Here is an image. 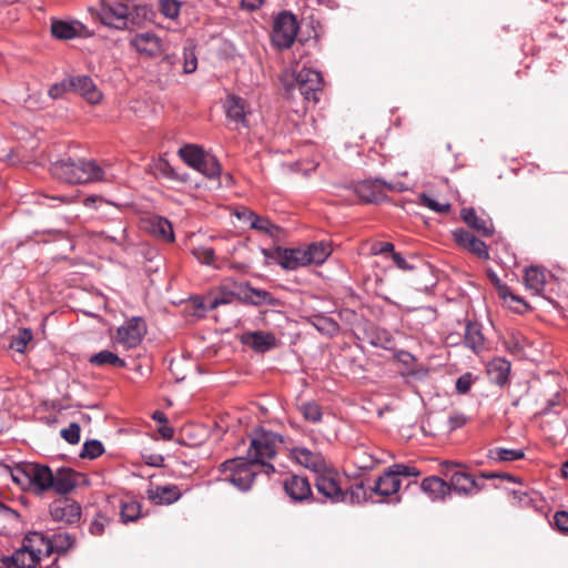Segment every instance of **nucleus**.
Segmentation results:
<instances>
[{
	"label": "nucleus",
	"instance_id": "1",
	"mask_svg": "<svg viewBox=\"0 0 568 568\" xmlns=\"http://www.w3.org/2000/svg\"><path fill=\"white\" fill-rule=\"evenodd\" d=\"M51 173L58 180L69 184H82L108 181L105 171L92 160H60L51 165Z\"/></svg>",
	"mask_w": 568,
	"mask_h": 568
},
{
	"label": "nucleus",
	"instance_id": "2",
	"mask_svg": "<svg viewBox=\"0 0 568 568\" xmlns=\"http://www.w3.org/2000/svg\"><path fill=\"white\" fill-rule=\"evenodd\" d=\"M282 444V436L273 432L260 430L251 439L247 450L250 458L256 466H261L263 470L270 475L274 473V466L268 460L274 458L278 446Z\"/></svg>",
	"mask_w": 568,
	"mask_h": 568
},
{
	"label": "nucleus",
	"instance_id": "3",
	"mask_svg": "<svg viewBox=\"0 0 568 568\" xmlns=\"http://www.w3.org/2000/svg\"><path fill=\"white\" fill-rule=\"evenodd\" d=\"M14 483L22 488H31L37 494H42L53 485V473L47 465L27 463L16 467L11 471Z\"/></svg>",
	"mask_w": 568,
	"mask_h": 568
},
{
	"label": "nucleus",
	"instance_id": "4",
	"mask_svg": "<svg viewBox=\"0 0 568 568\" xmlns=\"http://www.w3.org/2000/svg\"><path fill=\"white\" fill-rule=\"evenodd\" d=\"M257 466L250 459L236 457L227 459L219 466V471L224 476V480L231 483L237 489L246 491L257 475Z\"/></svg>",
	"mask_w": 568,
	"mask_h": 568
},
{
	"label": "nucleus",
	"instance_id": "5",
	"mask_svg": "<svg viewBox=\"0 0 568 568\" xmlns=\"http://www.w3.org/2000/svg\"><path fill=\"white\" fill-rule=\"evenodd\" d=\"M406 186L402 182L387 183L382 180H364L354 186L356 195L366 203H377L384 201L386 191L403 192Z\"/></svg>",
	"mask_w": 568,
	"mask_h": 568
},
{
	"label": "nucleus",
	"instance_id": "6",
	"mask_svg": "<svg viewBox=\"0 0 568 568\" xmlns=\"http://www.w3.org/2000/svg\"><path fill=\"white\" fill-rule=\"evenodd\" d=\"M298 31L296 17L283 11L274 19L272 42L278 49H288L295 41Z\"/></svg>",
	"mask_w": 568,
	"mask_h": 568
},
{
	"label": "nucleus",
	"instance_id": "7",
	"mask_svg": "<svg viewBox=\"0 0 568 568\" xmlns=\"http://www.w3.org/2000/svg\"><path fill=\"white\" fill-rule=\"evenodd\" d=\"M315 488L318 494L333 504L347 500V490L342 487V478L333 469L326 468L316 475Z\"/></svg>",
	"mask_w": 568,
	"mask_h": 568
},
{
	"label": "nucleus",
	"instance_id": "8",
	"mask_svg": "<svg viewBox=\"0 0 568 568\" xmlns=\"http://www.w3.org/2000/svg\"><path fill=\"white\" fill-rule=\"evenodd\" d=\"M262 254L266 260L274 261L285 271H296L308 266V260L303 247L285 248L275 246L273 248H262Z\"/></svg>",
	"mask_w": 568,
	"mask_h": 568
},
{
	"label": "nucleus",
	"instance_id": "9",
	"mask_svg": "<svg viewBox=\"0 0 568 568\" xmlns=\"http://www.w3.org/2000/svg\"><path fill=\"white\" fill-rule=\"evenodd\" d=\"M29 540L42 548L44 557H49L53 552H65L74 544V538L69 532H57L49 536L40 531H32L29 532Z\"/></svg>",
	"mask_w": 568,
	"mask_h": 568
},
{
	"label": "nucleus",
	"instance_id": "10",
	"mask_svg": "<svg viewBox=\"0 0 568 568\" xmlns=\"http://www.w3.org/2000/svg\"><path fill=\"white\" fill-rule=\"evenodd\" d=\"M322 75L318 71L303 68L296 75L293 90H297L306 101L318 102V93L322 91Z\"/></svg>",
	"mask_w": 568,
	"mask_h": 568
},
{
	"label": "nucleus",
	"instance_id": "11",
	"mask_svg": "<svg viewBox=\"0 0 568 568\" xmlns=\"http://www.w3.org/2000/svg\"><path fill=\"white\" fill-rule=\"evenodd\" d=\"M99 18L104 26L123 30L131 20V11L128 4L119 1L102 2Z\"/></svg>",
	"mask_w": 568,
	"mask_h": 568
},
{
	"label": "nucleus",
	"instance_id": "12",
	"mask_svg": "<svg viewBox=\"0 0 568 568\" xmlns=\"http://www.w3.org/2000/svg\"><path fill=\"white\" fill-rule=\"evenodd\" d=\"M129 44L141 57L149 59H155L165 51L163 40L151 31L134 34L130 39Z\"/></svg>",
	"mask_w": 568,
	"mask_h": 568
},
{
	"label": "nucleus",
	"instance_id": "13",
	"mask_svg": "<svg viewBox=\"0 0 568 568\" xmlns=\"http://www.w3.org/2000/svg\"><path fill=\"white\" fill-rule=\"evenodd\" d=\"M49 513L53 521L72 525L81 518V506L69 497H60L50 504Z\"/></svg>",
	"mask_w": 568,
	"mask_h": 568
},
{
	"label": "nucleus",
	"instance_id": "14",
	"mask_svg": "<svg viewBox=\"0 0 568 568\" xmlns=\"http://www.w3.org/2000/svg\"><path fill=\"white\" fill-rule=\"evenodd\" d=\"M145 334V322L141 317H132L118 328L116 342L128 349L135 348Z\"/></svg>",
	"mask_w": 568,
	"mask_h": 568
},
{
	"label": "nucleus",
	"instance_id": "15",
	"mask_svg": "<svg viewBox=\"0 0 568 568\" xmlns=\"http://www.w3.org/2000/svg\"><path fill=\"white\" fill-rule=\"evenodd\" d=\"M43 557L42 548L29 540V534L24 537L22 547L12 554L14 568H37Z\"/></svg>",
	"mask_w": 568,
	"mask_h": 568
},
{
	"label": "nucleus",
	"instance_id": "16",
	"mask_svg": "<svg viewBox=\"0 0 568 568\" xmlns=\"http://www.w3.org/2000/svg\"><path fill=\"white\" fill-rule=\"evenodd\" d=\"M452 235L459 247L475 254L478 258H489V251L486 243L477 239L469 231L464 229H456L452 232Z\"/></svg>",
	"mask_w": 568,
	"mask_h": 568
},
{
	"label": "nucleus",
	"instance_id": "17",
	"mask_svg": "<svg viewBox=\"0 0 568 568\" xmlns=\"http://www.w3.org/2000/svg\"><path fill=\"white\" fill-rule=\"evenodd\" d=\"M449 476L450 491L454 490L459 495H475L483 489V484L478 483L476 478L463 470H453L452 474L445 473Z\"/></svg>",
	"mask_w": 568,
	"mask_h": 568
},
{
	"label": "nucleus",
	"instance_id": "18",
	"mask_svg": "<svg viewBox=\"0 0 568 568\" xmlns=\"http://www.w3.org/2000/svg\"><path fill=\"white\" fill-rule=\"evenodd\" d=\"M290 456L301 466L311 469L316 475L327 468L326 460L321 453L312 452L305 447H294Z\"/></svg>",
	"mask_w": 568,
	"mask_h": 568
},
{
	"label": "nucleus",
	"instance_id": "19",
	"mask_svg": "<svg viewBox=\"0 0 568 568\" xmlns=\"http://www.w3.org/2000/svg\"><path fill=\"white\" fill-rule=\"evenodd\" d=\"M51 32L57 39L70 40L74 38L89 37L88 29L78 21L54 20L51 23Z\"/></svg>",
	"mask_w": 568,
	"mask_h": 568
},
{
	"label": "nucleus",
	"instance_id": "20",
	"mask_svg": "<svg viewBox=\"0 0 568 568\" xmlns=\"http://www.w3.org/2000/svg\"><path fill=\"white\" fill-rule=\"evenodd\" d=\"M285 493L295 501L308 500L313 497L307 478L292 475L284 480Z\"/></svg>",
	"mask_w": 568,
	"mask_h": 568
},
{
	"label": "nucleus",
	"instance_id": "21",
	"mask_svg": "<svg viewBox=\"0 0 568 568\" xmlns=\"http://www.w3.org/2000/svg\"><path fill=\"white\" fill-rule=\"evenodd\" d=\"M71 89L83 97L89 103L97 104L102 99L101 91L89 75L70 78Z\"/></svg>",
	"mask_w": 568,
	"mask_h": 568
},
{
	"label": "nucleus",
	"instance_id": "22",
	"mask_svg": "<svg viewBox=\"0 0 568 568\" xmlns=\"http://www.w3.org/2000/svg\"><path fill=\"white\" fill-rule=\"evenodd\" d=\"M460 217L470 229L483 236L489 237L495 232L491 220L479 216L473 207H464L460 211Z\"/></svg>",
	"mask_w": 568,
	"mask_h": 568
},
{
	"label": "nucleus",
	"instance_id": "23",
	"mask_svg": "<svg viewBox=\"0 0 568 568\" xmlns=\"http://www.w3.org/2000/svg\"><path fill=\"white\" fill-rule=\"evenodd\" d=\"M146 495L154 505H171L178 501L182 496L176 485L150 487L146 490Z\"/></svg>",
	"mask_w": 568,
	"mask_h": 568
},
{
	"label": "nucleus",
	"instance_id": "24",
	"mask_svg": "<svg viewBox=\"0 0 568 568\" xmlns=\"http://www.w3.org/2000/svg\"><path fill=\"white\" fill-rule=\"evenodd\" d=\"M80 475L71 468H59L53 474V485L51 489L60 495L71 493L78 485V477Z\"/></svg>",
	"mask_w": 568,
	"mask_h": 568
},
{
	"label": "nucleus",
	"instance_id": "25",
	"mask_svg": "<svg viewBox=\"0 0 568 568\" xmlns=\"http://www.w3.org/2000/svg\"><path fill=\"white\" fill-rule=\"evenodd\" d=\"M243 343L256 352L265 353L276 346V337L272 333L256 331L245 334L243 336Z\"/></svg>",
	"mask_w": 568,
	"mask_h": 568
},
{
	"label": "nucleus",
	"instance_id": "26",
	"mask_svg": "<svg viewBox=\"0 0 568 568\" xmlns=\"http://www.w3.org/2000/svg\"><path fill=\"white\" fill-rule=\"evenodd\" d=\"M225 106L227 118L231 121L243 126L247 125L246 116L250 113V110L244 99L235 95H230L226 99Z\"/></svg>",
	"mask_w": 568,
	"mask_h": 568
},
{
	"label": "nucleus",
	"instance_id": "27",
	"mask_svg": "<svg viewBox=\"0 0 568 568\" xmlns=\"http://www.w3.org/2000/svg\"><path fill=\"white\" fill-rule=\"evenodd\" d=\"M510 369V362L503 357L494 358L487 365L489 379L498 386H505L508 383Z\"/></svg>",
	"mask_w": 568,
	"mask_h": 568
},
{
	"label": "nucleus",
	"instance_id": "28",
	"mask_svg": "<svg viewBox=\"0 0 568 568\" xmlns=\"http://www.w3.org/2000/svg\"><path fill=\"white\" fill-rule=\"evenodd\" d=\"M422 490L429 496L432 500H444L450 495L448 483L437 476L426 477L422 481Z\"/></svg>",
	"mask_w": 568,
	"mask_h": 568
},
{
	"label": "nucleus",
	"instance_id": "29",
	"mask_svg": "<svg viewBox=\"0 0 568 568\" xmlns=\"http://www.w3.org/2000/svg\"><path fill=\"white\" fill-rule=\"evenodd\" d=\"M400 488V479L388 469L375 483L372 490L377 495L387 497L398 491Z\"/></svg>",
	"mask_w": 568,
	"mask_h": 568
},
{
	"label": "nucleus",
	"instance_id": "30",
	"mask_svg": "<svg viewBox=\"0 0 568 568\" xmlns=\"http://www.w3.org/2000/svg\"><path fill=\"white\" fill-rule=\"evenodd\" d=\"M525 286L532 295L542 293L546 284L544 272L537 266H530L525 270Z\"/></svg>",
	"mask_w": 568,
	"mask_h": 568
},
{
	"label": "nucleus",
	"instance_id": "31",
	"mask_svg": "<svg viewBox=\"0 0 568 568\" xmlns=\"http://www.w3.org/2000/svg\"><path fill=\"white\" fill-rule=\"evenodd\" d=\"M244 298L247 303L254 306L270 305V306H278L281 302L278 298L274 297L270 292L254 288L248 286Z\"/></svg>",
	"mask_w": 568,
	"mask_h": 568
},
{
	"label": "nucleus",
	"instance_id": "32",
	"mask_svg": "<svg viewBox=\"0 0 568 568\" xmlns=\"http://www.w3.org/2000/svg\"><path fill=\"white\" fill-rule=\"evenodd\" d=\"M304 252L306 255L307 264L321 265L323 264L327 257L331 255L332 251L329 245L324 242H316L304 247Z\"/></svg>",
	"mask_w": 568,
	"mask_h": 568
},
{
	"label": "nucleus",
	"instance_id": "33",
	"mask_svg": "<svg viewBox=\"0 0 568 568\" xmlns=\"http://www.w3.org/2000/svg\"><path fill=\"white\" fill-rule=\"evenodd\" d=\"M464 343L474 352H479L484 348L485 337L481 333L479 324L468 323L466 325Z\"/></svg>",
	"mask_w": 568,
	"mask_h": 568
},
{
	"label": "nucleus",
	"instance_id": "34",
	"mask_svg": "<svg viewBox=\"0 0 568 568\" xmlns=\"http://www.w3.org/2000/svg\"><path fill=\"white\" fill-rule=\"evenodd\" d=\"M90 364L94 366H105L111 365L114 367H125L126 363L124 359L120 358L115 353L103 349L97 354H93L89 358Z\"/></svg>",
	"mask_w": 568,
	"mask_h": 568
},
{
	"label": "nucleus",
	"instance_id": "35",
	"mask_svg": "<svg viewBox=\"0 0 568 568\" xmlns=\"http://www.w3.org/2000/svg\"><path fill=\"white\" fill-rule=\"evenodd\" d=\"M151 232L166 242L174 241L172 224L164 217L156 216L151 220Z\"/></svg>",
	"mask_w": 568,
	"mask_h": 568
},
{
	"label": "nucleus",
	"instance_id": "36",
	"mask_svg": "<svg viewBox=\"0 0 568 568\" xmlns=\"http://www.w3.org/2000/svg\"><path fill=\"white\" fill-rule=\"evenodd\" d=\"M179 154L189 166L195 169L205 155V152L197 145L187 144L179 150Z\"/></svg>",
	"mask_w": 568,
	"mask_h": 568
},
{
	"label": "nucleus",
	"instance_id": "37",
	"mask_svg": "<svg viewBox=\"0 0 568 568\" xmlns=\"http://www.w3.org/2000/svg\"><path fill=\"white\" fill-rule=\"evenodd\" d=\"M197 69V57L195 53V44L187 40L183 47V72L191 74Z\"/></svg>",
	"mask_w": 568,
	"mask_h": 568
},
{
	"label": "nucleus",
	"instance_id": "38",
	"mask_svg": "<svg viewBox=\"0 0 568 568\" xmlns=\"http://www.w3.org/2000/svg\"><path fill=\"white\" fill-rule=\"evenodd\" d=\"M195 170H197L199 172H201L202 174L210 179L217 178L221 172V168L217 160L213 155L206 153L200 161V164H197Z\"/></svg>",
	"mask_w": 568,
	"mask_h": 568
},
{
	"label": "nucleus",
	"instance_id": "39",
	"mask_svg": "<svg viewBox=\"0 0 568 568\" xmlns=\"http://www.w3.org/2000/svg\"><path fill=\"white\" fill-rule=\"evenodd\" d=\"M489 457L499 462H514L525 457L523 449L496 447L489 452Z\"/></svg>",
	"mask_w": 568,
	"mask_h": 568
},
{
	"label": "nucleus",
	"instance_id": "40",
	"mask_svg": "<svg viewBox=\"0 0 568 568\" xmlns=\"http://www.w3.org/2000/svg\"><path fill=\"white\" fill-rule=\"evenodd\" d=\"M298 410L303 417L311 423H318L322 419L323 413L321 406L314 402H304L298 406Z\"/></svg>",
	"mask_w": 568,
	"mask_h": 568
},
{
	"label": "nucleus",
	"instance_id": "41",
	"mask_svg": "<svg viewBox=\"0 0 568 568\" xmlns=\"http://www.w3.org/2000/svg\"><path fill=\"white\" fill-rule=\"evenodd\" d=\"M120 516L123 523L136 520L141 516V505L135 500L122 503Z\"/></svg>",
	"mask_w": 568,
	"mask_h": 568
},
{
	"label": "nucleus",
	"instance_id": "42",
	"mask_svg": "<svg viewBox=\"0 0 568 568\" xmlns=\"http://www.w3.org/2000/svg\"><path fill=\"white\" fill-rule=\"evenodd\" d=\"M104 453V447L101 442L97 439L87 440L83 444L80 457L94 459Z\"/></svg>",
	"mask_w": 568,
	"mask_h": 568
},
{
	"label": "nucleus",
	"instance_id": "43",
	"mask_svg": "<svg viewBox=\"0 0 568 568\" xmlns=\"http://www.w3.org/2000/svg\"><path fill=\"white\" fill-rule=\"evenodd\" d=\"M32 337L33 335L31 329L22 328L18 332L16 336L12 337L10 348L19 353H22L26 349L28 343L32 339Z\"/></svg>",
	"mask_w": 568,
	"mask_h": 568
},
{
	"label": "nucleus",
	"instance_id": "44",
	"mask_svg": "<svg viewBox=\"0 0 568 568\" xmlns=\"http://www.w3.org/2000/svg\"><path fill=\"white\" fill-rule=\"evenodd\" d=\"M419 202L423 206H426L436 213L445 214L450 210L449 203H440L425 193L420 194Z\"/></svg>",
	"mask_w": 568,
	"mask_h": 568
},
{
	"label": "nucleus",
	"instance_id": "45",
	"mask_svg": "<svg viewBox=\"0 0 568 568\" xmlns=\"http://www.w3.org/2000/svg\"><path fill=\"white\" fill-rule=\"evenodd\" d=\"M254 230L264 232L265 234H268L270 236H276L280 227L273 224L270 220L262 217L258 215L257 219H255V222H252V227Z\"/></svg>",
	"mask_w": 568,
	"mask_h": 568
},
{
	"label": "nucleus",
	"instance_id": "46",
	"mask_svg": "<svg viewBox=\"0 0 568 568\" xmlns=\"http://www.w3.org/2000/svg\"><path fill=\"white\" fill-rule=\"evenodd\" d=\"M160 11L164 17L175 19L180 13V2L176 0H160Z\"/></svg>",
	"mask_w": 568,
	"mask_h": 568
},
{
	"label": "nucleus",
	"instance_id": "47",
	"mask_svg": "<svg viewBox=\"0 0 568 568\" xmlns=\"http://www.w3.org/2000/svg\"><path fill=\"white\" fill-rule=\"evenodd\" d=\"M80 432L81 428L79 424L71 423L67 428L61 429L60 435L65 442L74 445L80 440Z\"/></svg>",
	"mask_w": 568,
	"mask_h": 568
},
{
	"label": "nucleus",
	"instance_id": "48",
	"mask_svg": "<svg viewBox=\"0 0 568 568\" xmlns=\"http://www.w3.org/2000/svg\"><path fill=\"white\" fill-rule=\"evenodd\" d=\"M193 255L196 260L205 265H212L215 260L214 250L206 246H200L193 250Z\"/></svg>",
	"mask_w": 568,
	"mask_h": 568
},
{
	"label": "nucleus",
	"instance_id": "49",
	"mask_svg": "<svg viewBox=\"0 0 568 568\" xmlns=\"http://www.w3.org/2000/svg\"><path fill=\"white\" fill-rule=\"evenodd\" d=\"M108 517L99 513L91 521L89 530L93 536H101L104 532V529L108 526Z\"/></svg>",
	"mask_w": 568,
	"mask_h": 568
},
{
	"label": "nucleus",
	"instance_id": "50",
	"mask_svg": "<svg viewBox=\"0 0 568 568\" xmlns=\"http://www.w3.org/2000/svg\"><path fill=\"white\" fill-rule=\"evenodd\" d=\"M70 90H72V89H71V80L69 78L59 83L52 84L50 87L48 93L52 99H60Z\"/></svg>",
	"mask_w": 568,
	"mask_h": 568
},
{
	"label": "nucleus",
	"instance_id": "51",
	"mask_svg": "<svg viewBox=\"0 0 568 568\" xmlns=\"http://www.w3.org/2000/svg\"><path fill=\"white\" fill-rule=\"evenodd\" d=\"M390 471L394 474V476H405V477H417L419 475V470L416 467L408 466L405 464H395L392 467H389Z\"/></svg>",
	"mask_w": 568,
	"mask_h": 568
},
{
	"label": "nucleus",
	"instance_id": "52",
	"mask_svg": "<svg viewBox=\"0 0 568 568\" xmlns=\"http://www.w3.org/2000/svg\"><path fill=\"white\" fill-rule=\"evenodd\" d=\"M347 498L353 504H359L366 499V489L363 483L354 485L349 491H347Z\"/></svg>",
	"mask_w": 568,
	"mask_h": 568
},
{
	"label": "nucleus",
	"instance_id": "53",
	"mask_svg": "<svg viewBox=\"0 0 568 568\" xmlns=\"http://www.w3.org/2000/svg\"><path fill=\"white\" fill-rule=\"evenodd\" d=\"M554 524L558 530L568 532V511H557L554 516Z\"/></svg>",
	"mask_w": 568,
	"mask_h": 568
},
{
	"label": "nucleus",
	"instance_id": "54",
	"mask_svg": "<svg viewBox=\"0 0 568 568\" xmlns=\"http://www.w3.org/2000/svg\"><path fill=\"white\" fill-rule=\"evenodd\" d=\"M155 170L158 173L162 174L165 178H170V179L176 178L174 169L171 166V164L166 160H160L155 164Z\"/></svg>",
	"mask_w": 568,
	"mask_h": 568
},
{
	"label": "nucleus",
	"instance_id": "55",
	"mask_svg": "<svg viewBox=\"0 0 568 568\" xmlns=\"http://www.w3.org/2000/svg\"><path fill=\"white\" fill-rule=\"evenodd\" d=\"M471 387L470 374L460 376L456 382V389L460 394H466Z\"/></svg>",
	"mask_w": 568,
	"mask_h": 568
},
{
	"label": "nucleus",
	"instance_id": "56",
	"mask_svg": "<svg viewBox=\"0 0 568 568\" xmlns=\"http://www.w3.org/2000/svg\"><path fill=\"white\" fill-rule=\"evenodd\" d=\"M236 216L239 217V220L247 223L250 227H252V222H255V219L258 217L257 214L247 209H242L241 211H237Z\"/></svg>",
	"mask_w": 568,
	"mask_h": 568
},
{
	"label": "nucleus",
	"instance_id": "57",
	"mask_svg": "<svg viewBox=\"0 0 568 568\" xmlns=\"http://www.w3.org/2000/svg\"><path fill=\"white\" fill-rule=\"evenodd\" d=\"M392 258L395 265L403 271H410L414 268L399 253L393 252Z\"/></svg>",
	"mask_w": 568,
	"mask_h": 568
},
{
	"label": "nucleus",
	"instance_id": "58",
	"mask_svg": "<svg viewBox=\"0 0 568 568\" xmlns=\"http://www.w3.org/2000/svg\"><path fill=\"white\" fill-rule=\"evenodd\" d=\"M40 196L42 199L51 200V201L59 202V203H62V204H69V203H72V202L75 201L74 196H64V195L49 196V195H45V194H40Z\"/></svg>",
	"mask_w": 568,
	"mask_h": 568
},
{
	"label": "nucleus",
	"instance_id": "59",
	"mask_svg": "<svg viewBox=\"0 0 568 568\" xmlns=\"http://www.w3.org/2000/svg\"><path fill=\"white\" fill-rule=\"evenodd\" d=\"M450 428L455 429L462 427L466 423V418L463 415L456 414L449 417Z\"/></svg>",
	"mask_w": 568,
	"mask_h": 568
},
{
	"label": "nucleus",
	"instance_id": "60",
	"mask_svg": "<svg viewBox=\"0 0 568 568\" xmlns=\"http://www.w3.org/2000/svg\"><path fill=\"white\" fill-rule=\"evenodd\" d=\"M375 252L377 254H384V253H388V252H394V245L389 242H382V243H378L376 246H375Z\"/></svg>",
	"mask_w": 568,
	"mask_h": 568
},
{
	"label": "nucleus",
	"instance_id": "61",
	"mask_svg": "<svg viewBox=\"0 0 568 568\" xmlns=\"http://www.w3.org/2000/svg\"><path fill=\"white\" fill-rule=\"evenodd\" d=\"M356 465L362 469H371L375 465V459L372 456H367L362 460H357Z\"/></svg>",
	"mask_w": 568,
	"mask_h": 568
},
{
	"label": "nucleus",
	"instance_id": "62",
	"mask_svg": "<svg viewBox=\"0 0 568 568\" xmlns=\"http://www.w3.org/2000/svg\"><path fill=\"white\" fill-rule=\"evenodd\" d=\"M241 3L243 8L252 11L258 9L262 6L263 0H241Z\"/></svg>",
	"mask_w": 568,
	"mask_h": 568
},
{
	"label": "nucleus",
	"instance_id": "63",
	"mask_svg": "<svg viewBox=\"0 0 568 568\" xmlns=\"http://www.w3.org/2000/svg\"><path fill=\"white\" fill-rule=\"evenodd\" d=\"M159 433L164 439H172L174 430L166 424H162V426L159 427Z\"/></svg>",
	"mask_w": 568,
	"mask_h": 568
},
{
	"label": "nucleus",
	"instance_id": "64",
	"mask_svg": "<svg viewBox=\"0 0 568 568\" xmlns=\"http://www.w3.org/2000/svg\"><path fill=\"white\" fill-rule=\"evenodd\" d=\"M0 515H2L4 517H11V518L19 517V514L16 510L9 508L8 506H6L2 503H0Z\"/></svg>",
	"mask_w": 568,
	"mask_h": 568
}]
</instances>
